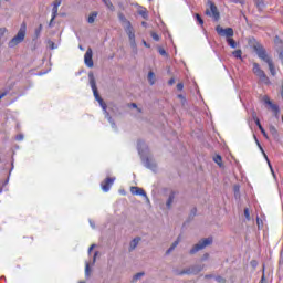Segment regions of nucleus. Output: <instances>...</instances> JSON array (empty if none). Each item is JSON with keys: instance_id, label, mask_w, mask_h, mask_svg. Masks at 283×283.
Here are the masks:
<instances>
[{"instance_id": "1", "label": "nucleus", "mask_w": 283, "mask_h": 283, "mask_svg": "<svg viewBox=\"0 0 283 283\" xmlns=\"http://www.w3.org/2000/svg\"><path fill=\"white\" fill-rule=\"evenodd\" d=\"M25 30H27V25H25V22H23L17 35L9 41V44H8L9 48H17L19 43H23V41H25Z\"/></svg>"}, {"instance_id": "2", "label": "nucleus", "mask_w": 283, "mask_h": 283, "mask_svg": "<svg viewBox=\"0 0 283 283\" xmlns=\"http://www.w3.org/2000/svg\"><path fill=\"white\" fill-rule=\"evenodd\" d=\"M211 244H213V238H203L192 247V249L189 251V254L196 255L198 251H202V249H207V247H211Z\"/></svg>"}, {"instance_id": "3", "label": "nucleus", "mask_w": 283, "mask_h": 283, "mask_svg": "<svg viewBox=\"0 0 283 283\" xmlns=\"http://www.w3.org/2000/svg\"><path fill=\"white\" fill-rule=\"evenodd\" d=\"M252 72L253 74H255V76L260 78L261 83H265V85H269V76H266V73H264V71L260 69V64L254 62Z\"/></svg>"}, {"instance_id": "4", "label": "nucleus", "mask_w": 283, "mask_h": 283, "mask_svg": "<svg viewBox=\"0 0 283 283\" xmlns=\"http://www.w3.org/2000/svg\"><path fill=\"white\" fill-rule=\"evenodd\" d=\"M253 50L254 52H256V55L259 56V59H261V61H264V63H266V61H270L271 57L269 56V54H266V50L260 43H255L253 45Z\"/></svg>"}, {"instance_id": "5", "label": "nucleus", "mask_w": 283, "mask_h": 283, "mask_svg": "<svg viewBox=\"0 0 283 283\" xmlns=\"http://www.w3.org/2000/svg\"><path fill=\"white\" fill-rule=\"evenodd\" d=\"M88 81L90 85L92 87L93 94L95 96V99L98 102V99H103L101 95L98 94V87H96V78L94 77V72L88 73Z\"/></svg>"}, {"instance_id": "6", "label": "nucleus", "mask_w": 283, "mask_h": 283, "mask_svg": "<svg viewBox=\"0 0 283 283\" xmlns=\"http://www.w3.org/2000/svg\"><path fill=\"white\" fill-rule=\"evenodd\" d=\"M206 14L208 17H213L214 21L220 20V11H218V7H216V4L213 2H210V9L206 10Z\"/></svg>"}, {"instance_id": "7", "label": "nucleus", "mask_w": 283, "mask_h": 283, "mask_svg": "<svg viewBox=\"0 0 283 283\" xmlns=\"http://www.w3.org/2000/svg\"><path fill=\"white\" fill-rule=\"evenodd\" d=\"M216 32L219 34V36H227V39L233 36V29L232 28H227L223 29L221 25L216 27Z\"/></svg>"}, {"instance_id": "8", "label": "nucleus", "mask_w": 283, "mask_h": 283, "mask_svg": "<svg viewBox=\"0 0 283 283\" xmlns=\"http://www.w3.org/2000/svg\"><path fill=\"white\" fill-rule=\"evenodd\" d=\"M93 56V51L92 48H88L86 50V53L84 55V63L85 65H87L88 67H94V60L92 59Z\"/></svg>"}, {"instance_id": "9", "label": "nucleus", "mask_w": 283, "mask_h": 283, "mask_svg": "<svg viewBox=\"0 0 283 283\" xmlns=\"http://www.w3.org/2000/svg\"><path fill=\"white\" fill-rule=\"evenodd\" d=\"M114 180H116V178L107 177L104 181H102L101 187L103 191L105 192L109 191L112 185H114Z\"/></svg>"}, {"instance_id": "10", "label": "nucleus", "mask_w": 283, "mask_h": 283, "mask_svg": "<svg viewBox=\"0 0 283 283\" xmlns=\"http://www.w3.org/2000/svg\"><path fill=\"white\" fill-rule=\"evenodd\" d=\"M263 101H264L265 105H269L270 109H272V112H274L275 116H277V114H280V107L276 104H273V102H271V99L268 96L263 97Z\"/></svg>"}, {"instance_id": "11", "label": "nucleus", "mask_w": 283, "mask_h": 283, "mask_svg": "<svg viewBox=\"0 0 283 283\" xmlns=\"http://www.w3.org/2000/svg\"><path fill=\"white\" fill-rule=\"evenodd\" d=\"M177 192L174 190H170L168 193V199L166 201V208L171 209L174 207V200H176Z\"/></svg>"}, {"instance_id": "12", "label": "nucleus", "mask_w": 283, "mask_h": 283, "mask_svg": "<svg viewBox=\"0 0 283 283\" xmlns=\"http://www.w3.org/2000/svg\"><path fill=\"white\" fill-rule=\"evenodd\" d=\"M130 193L133 196H143L144 198H147V192L143 188H138L136 186L130 187Z\"/></svg>"}, {"instance_id": "13", "label": "nucleus", "mask_w": 283, "mask_h": 283, "mask_svg": "<svg viewBox=\"0 0 283 283\" xmlns=\"http://www.w3.org/2000/svg\"><path fill=\"white\" fill-rule=\"evenodd\" d=\"M192 275H198L205 270V264H195L190 266Z\"/></svg>"}, {"instance_id": "14", "label": "nucleus", "mask_w": 283, "mask_h": 283, "mask_svg": "<svg viewBox=\"0 0 283 283\" xmlns=\"http://www.w3.org/2000/svg\"><path fill=\"white\" fill-rule=\"evenodd\" d=\"M145 167H147V169H156V161H154V159L147 157L146 159H143Z\"/></svg>"}, {"instance_id": "15", "label": "nucleus", "mask_w": 283, "mask_h": 283, "mask_svg": "<svg viewBox=\"0 0 283 283\" xmlns=\"http://www.w3.org/2000/svg\"><path fill=\"white\" fill-rule=\"evenodd\" d=\"M255 140H256V144H258V147L260 148V150L262 151L272 174H273V167L271 166V161L269 160V156H266V153H264V148H262V146L260 145V142H258V138L254 136Z\"/></svg>"}, {"instance_id": "16", "label": "nucleus", "mask_w": 283, "mask_h": 283, "mask_svg": "<svg viewBox=\"0 0 283 283\" xmlns=\"http://www.w3.org/2000/svg\"><path fill=\"white\" fill-rule=\"evenodd\" d=\"M140 243V238H135L130 241L129 243V248L128 251L132 253V251H134L136 249V247H138V244Z\"/></svg>"}, {"instance_id": "17", "label": "nucleus", "mask_w": 283, "mask_h": 283, "mask_svg": "<svg viewBox=\"0 0 283 283\" xmlns=\"http://www.w3.org/2000/svg\"><path fill=\"white\" fill-rule=\"evenodd\" d=\"M175 275H192L191 266L186 268L181 271L175 270Z\"/></svg>"}, {"instance_id": "18", "label": "nucleus", "mask_w": 283, "mask_h": 283, "mask_svg": "<svg viewBox=\"0 0 283 283\" xmlns=\"http://www.w3.org/2000/svg\"><path fill=\"white\" fill-rule=\"evenodd\" d=\"M118 19H119V21L123 23L124 28H128L129 25H132V22H129V20H127V18L125 17V14L119 13V14H118Z\"/></svg>"}, {"instance_id": "19", "label": "nucleus", "mask_w": 283, "mask_h": 283, "mask_svg": "<svg viewBox=\"0 0 283 283\" xmlns=\"http://www.w3.org/2000/svg\"><path fill=\"white\" fill-rule=\"evenodd\" d=\"M268 65H269V70H270V73L275 76V74H277V72L275 71V64L273 63V60L270 59L265 62Z\"/></svg>"}, {"instance_id": "20", "label": "nucleus", "mask_w": 283, "mask_h": 283, "mask_svg": "<svg viewBox=\"0 0 283 283\" xmlns=\"http://www.w3.org/2000/svg\"><path fill=\"white\" fill-rule=\"evenodd\" d=\"M143 277H145V272H138L133 276L130 283H137L138 280H143Z\"/></svg>"}, {"instance_id": "21", "label": "nucleus", "mask_w": 283, "mask_h": 283, "mask_svg": "<svg viewBox=\"0 0 283 283\" xmlns=\"http://www.w3.org/2000/svg\"><path fill=\"white\" fill-rule=\"evenodd\" d=\"M8 32V29L0 28V48L3 45V41H6V33Z\"/></svg>"}, {"instance_id": "22", "label": "nucleus", "mask_w": 283, "mask_h": 283, "mask_svg": "<svg viewBox=\"0 0 283 283\" xmlns=\"http://www.w3.org/2000/svg\"><path fill=\"white\" fill-rule=\"evenodd\" d=\"M102 1L106 6V8L111 10V12H114L116 10V8L114 7V3H112V0H102Z\"/></svg>"}, {"instance_id": "23", "label": "nucleus", "mask_w": 283, "mask_h": 283, "mask_svg": "<svg viewBox=\"0 0 283 283\" xmlns=\"http://www.w3.org/2000/svg\"><path fill=\"white\" fill-rule=\"evenodd\" d=\"M96 17H98V12L93 11L92 13H90L87 23H94V21H96Z\"/></svg>"}, {"instance_id": "24", "label": "nucleus", "mask_w": 283, "mask_h": 283, "mask_svg": "<svg viewBox=\"0 0 283 283\" xmlns=\"http://www.w3.org/2000/svg\"><path fill=\"white\" fill-rule=\"evenodd\" d=\"M124 30L128 38L132 36L133 34H135L134 27H132V24H128V27H125Z\"/></svg>"}, {"instance_id": "25", "label": "nucleus", "mask_w": 283, "mask_h": 283, "mask_svg": "<svg viewBox=\"0 0 283 283\" xmlns=\"http://www.w3.org/2000/svg\"><path fill=\"white\" fill-rule=\"evenodd\" d=\"M148 82L150 83V85H154L156 83V74H154L153 71L148 73Z\"/></svg>"}, {"instance_id": "26", "label": "nucleus", "mask_w": 283, "mask_h": 283, "mask_svg": "<svg viewBox=\"0 0 283 283\" xmlns=\"http://www.w3.org/2000/svg\"><path fill=\"white\" fill-rule=\"evenodd\" d=\"M227 42L230 45V48H232L233 50H235V48H238V43L232 38H227Z\"/></svg>"}, {"instance_id": "27", "label": "nucleus", "mask_w": 283, "mask_h": 283, "mask_svg": "<svg viewBox=\"0 0 283 283\" xmlns=\"http://www.w3.org/2000/svg\"><path fill=\"white\" fill-rule=\"evenodd\" d=\"M41 32H43V24H40L39 28L34 31V39H39L41 36Z\"/></svg>"}, {"instance_id": "28", "label": "nucleus", "mask_w": 283, "mask_h": 283, "mask_svg": "<svg viewBox=\"0 0 283 283\" xmlns=\"http://www.w3.org/2000/svg\"><path fill=\"white\" fill-rule=\"evenodd\" d=\"M105 114V118H107V120L111 123L112 127H116V123H114V119H112V116H109V112L104 111Z\"/></svg>"}, {"instance_id": "29", "label": "nucleus", "mask_w": 283, "mask_h": 283, "mask_svg": "<svg viewBox=\"0 0 283 283\" xmlns=\"http://www.w3.org/2000/svg\"><path fill=\"white\" fill-rule=\"evenodd\" d=\"M132 48H136V33L128 36Z\"/></svg>"}, {"instance_id": "30", "label": "nucleus", "mask_w": 283, "mask_h": 283, "mask_svg": "<svg viewBox=\"0 0 283 283\" xmlns=\"http://www.w3.org/2000/svg\"><path fill=\"white\" fill-rule=\"evenodd\" d=\"M92 275V269L90 268V263L85 265V277H90Z\"/></svg>"}, {"instance_id": "31", "label": "nucleus", "mask_w": 283, "mask_h": 283, "mask_svg": "<svg viewBox=\"0 0 283 283\" xmlns=\"http://www.w3.org/2000/svg\"><path fill=\"white\" fill-rule=\"evenodd\" d=\"M59 14V7H54L53 6V9H52V21H54V19H56Z\"/></svg>"}, {"instance_id": "32", "label": "nucleus", "mask_w": 283, "mask_h": 283, "mask_svg": "<svg viewBox=\"0 0 283 283\" xmlns=\"http://www.w3.org/2000/svg\"><path fill=\"white\" fill-rule=\"evenodd\" d=\"M214 163H217L220 167H223L222 166V156L220 155H217L214 158H213Z\"/></svg>"}, {"instance_id": "33", "label": "nucleus", "mask_w": 283, "mask_h": 283, "mask_svg": "<svg viewBox=\"0 0 283 283\" xmlns=\"http://www.w3.org/2000/svg\"><path fill=\"white\" fill-rule=\"evenodd\" d=\"M269 129H270V133L272 134V136H277V128H275V126H273V125H271L270 127H269Z\"/></svg>"}, {"instance_id": "34", "label": "nucleus", "mask_w": 283, "mask_h": 283, "mask_svg": "<svg viewBox=\"0 0 283 283\" xmlns=\"http://www.w3.org/2000/svg\"><path fill=\"white\" fill-rule=\"evenodd\" d=\"M178 244H180V237L175 242H172L170 245V251H174Z\"/></svg>"}, {"instance_id": "35", "label": "nucleus", "mask_w": 283, "mask_h": 283, "mask_svg": "<svg viewBox=\"0 0 283 283\" xmlns=\"http://www.w3.org/2000/svg\"><path fill=\"white\" fill-rule=\"evenodd\" d=\"M232 54L235 59H242V50L233 51Z\"/></svg>"}, {"instance_id": "36", "label": "nucleus", "mask_w": 283, "mask_h": 283, "mask_svg": "<svg viewBox=\"0 0 283 283\" xmlns=\"http://www.w3.org/2000/svg\"><path fill=\"white\" fill-rule=\"evenodd\" d=\"M97 103H99L102 109L105 112L107 109V104L103 99H98Z\"/></svg>"}, {"instance_id": "37", "label": "nucleus", "mask_w": 283, "mask_h": 283, "mask_svg": "<svg viewBox=\"0 0 283 283\" xmlns=\"http://www.w3.org/2000/svg\"><path fill=\"white\" fill-rule=\"evenodd\" d=\"M196 20L198 21L199 25H203L205 24V20H202V17H200V14H196Z\"/></svg>"}, {"instance_id": "38", "label": "nucleus", "mask_w": 283, "mask_h": 283, "mask_svg": "<svg viewBox=\"0 0 283 283\" xmlns=\"http://www.w3.org/2000/svg\"><path fill=\"white\" fill-rule=\"evenodd\" d=\"M48 45H49L50 50H56V44L54 42H52L51 40L48 41Z\"/></svg>"}, {"instance_id": "39", "label": "nucleus", "mask_w": 283, "mask_h": 283, "mask_svg": "<svg viewBox=\"0 0 283 283\" xmlns=\"http://www.w3.org/2000/svg\"><path fill=\"white\" fill-rule=\"evenodd\" d=\"M234 196L237 197V198H240V186H234Z\"/></svg>"}, {"instance_id": "40", "label": "nucleus", "mask_w": 283, "mask_h": 283, "mask_svg": "<svg viewBox=\"0 0 283 283\" xmlns=\"http://www.w3.org/2000/svg\"><path fill=\"white\" fill-rule=\"evenodd\" d=\"M216 282H218V283H227V279H224L222 276H216Z\"/></svg>"}, {"instance_id": "41", "label": "nucleus", "mask_w": 283, "mask_h": 283, "mask_svg": "<svg viewBox=\"0 0 283 283\" xmlns=\"http://www.w3.org/2000/svg\"><path fill=\"white\" fill-rule=\"evenodd\" d=\"M276 52L279 54L280 61H282V63H283V50L282 49H277Z\"/></svg>"}, {"instance_id": "42", "label": "nucleus", "mask_w": 283, "mask_h": 283, "mask_svg": "<svg viewBox=\"0 0 283 283\" xmlns=\"http://www.w3.org/2000/svg\"><path fill=\"white\" fill-rule=\"evenodd\" d=\"M178 98L180 99L181 105L185 106V103H187V99H185V96L182 94H179Z\"/></svg>"}, {"instance_id": "43", "label": "nucleus", "mask_w": 283, "mask_h": 283, "mask_svg": "<svg viewBox=\"0 0 283 283\" xmlns=\"http://www.w3.org/2000/svg\"><path fill=\"white\" fill-rule=\"evenodd\" d=\"M259 129H260L261 134L264 136V138L269 139V135L266 134V130H264V127L260 126Z\"/></svg>"}, {"instance_id": "44", "label": "nucleus", "mask_w": 283, "mask_h": 283, "mask_svg": "<svg viewBox=\"0 0 283 283\" xmlns=\"http://www.w3.org/2000/svg\"><path fill=\"white\" fill-rule=\"evenodd\" d=\"M138 13H139L140 17H143L144 19H147V11H146V10H139Z\"/></svg>"}, {"instance_id": "45", "label": "nucleus", "mask_w": 283, "mask_h": 283, "mask_svg": "<svg viewBox=\"0 0 283 283\" xmlns=\"http://www.w3.org/2000/svg\"><path fill=\"white\" fill-rule=\"evenodd\" d=\"M244 216H245L247 220H251V214L249 213V208L244 209Z\"/></svg>"}, {"instance_id": "46", "label": "nucleus", "mask_w": 283, "mask_h": 283, "mask_svg": "<svg viewBox=\"0 0 283 283\" xmlns=\"http://www.w3.org/2000/svg\"><path fill=\"white\" fill-rule=\"evenodd\" d=\"M275 43H276V45H279V49H281L282 50V41L280 40V38H275Z\"/></svg>"}, {"instance_id": "47", "label": "nucleus", "mask_w": 283, "mask_h": 283, "mask_svg": "<svg viewBox=\"0 0 283 283\" xmlns=\"http://www.w3.org/2000/svg\"><path fill=\"white\" fill-rule=\"evenodd\" d=\"M158 52L161 56H167V51H165V49L160 48Z\"/></svg>"}, {"instance_id": "48", "label": "nucleus", "mask_w": 283, "mask_h": 283, "mask_svg": "<svg viewBox=\"0 0 283 283\" xmlns=\"http://www.w3.org/2000/svg\"><path fill=\"white\" fill-rule=\"evenodd\" d=\"M151 36H153V39H154V41H160V36H158V34L157 33H151Z\"/></svg>"}, {"instance_id": "49", "label": "nucleus", "mask_w": 283, "mask_h": 283, "mask_svg": "<svg viewBox=\"0 0 283 283\" xmlns=\"http://www.w3.org/2000/svg\"><path fill=\"white\" fill-rule=\"evenodd\" d=\"M59 6H61V0H55L53 7L59 8Z\"/></svg>"}, {"instance_id": "50", "label": "nucleus", "mask_w": 283, "mask_h": 283, "mask_svg": "<svg viewBox=\"0 0 283 283\" xmlns=\"http://www.w3.org/2000/svg\"><path fill=\"white\" fill-rule=\"evenodd\" d=\"M185 87V85L182 84V83H178L177 84V90L179 91V92H181V90Z\"/></svg>"}, {"instance_id": "51", "label": "nucleus", "mask_w": 283, "mask_h": 283, "mask_svg": "<svg viewBox=\"0 0 283 283\" xmlns=\"http://www.w3.org/2000/svg\"><path fill=\"white\" fill-rule=\"evenodd\" d=\"M256 3H258V8L264 7V2H262V0H256Z\"/></svg>"}, {"instance_id": "52", "label": "nucleus", "mask_w": 283, "mask_h": 283, "mask_svg": "<svg viewBox=\"0 0 283 283\" xmlns=\"http://www.w3.org/2000/svg\"><path fill=\"white\" fill-rule=\"evenodd\" d=\"M211 279H213V274H206L205 275V280H211Z\"/></svg>"}, {"instance_id": "53", "label": "nucleus", "mask_w": 283, "mask_h": 283, "mask_svg": "<svg viewBox=\"0 0 283 283\" xmlns=\"http://www.w3.org/2000/svg\"><path fill=\"white\" fill-rule=\"evenodd\" d=\"M6 96H8V92L1 93V94H0V101H1V98H6Z\"/></svg>"}, {"instance_id": "54", "label": "nucleus", "mask_w": 283, "mask_h": 283, "mask_svg": "<svg viewBox=\"0 0 283 283\" xmlns=\"http://www.w3.org/2000/svg\"><path fill=\"white\" fill-rule=\"evenodd\" d=\"M174 83H176V80L174 77L168 81V85H174Z\"/></svg>"}, {"instance_id": "55", "label": "nucleus", "mask_w": 283, "mask_h": 283, "mask_svg": "<svg viewBox=\"0 0 283 283\" xmlns=\"http://www.w3.org/2000/svg\"><path fill=\"white\" fill-rule=\"evenodd\" d=\"M252 118H253L254 123H255L256 120H260V118H258V115H256L255 113H253Z\"/></svg>"}, {"instance_id": "56", "label": "nucleus", "mask_w": 283, "mask_h": 283, "mask_svg": "<svg viewBox=\"0 0 283 283\" xmlns=\"http://www.w3.org/2000/svg\"><path fill=\"white\" fill-rule=\"evenodd\" d=\"M132 107H134L135 109H137L138 112H142L140 108H138V105H136V103L132 104Z\"/></svg>"}, {"instance_id": "57", "label": "nucleus", "mask_w": 283, "mask_h": 283, "mask_svg": "<svg viewBox=\"0 0 283 283\" xmlns=\"http://www.w3.org/2000/svg\"><path fill=\"white\" fill-rule=\"evenodd\" d=\"M254 123L259 127V129H260V127H262V124L260 123V119H256V122H254Z\"/></svg>"}, {"instance_id": "58", "label": "nucleus", "mask_w": 283, "mask_h": 283, "mask_svg": "<svg viewBox=\"0 0 283 283\" xmlns=\"http://www.w3.org/2000/svg\"><path fill=\"white\" fill-rule=\"evenodd\" d=\"M96 247V244H92L88 249V253H92V250Z\"/></svg>"}, {"instance_id": "59", "label": "nucleus", "mask_w": 283, "mask_h": 283, "mask_svg": "<svg viewBox=\"0 0 283 283\" xmlns=\"http://www.w3.org/2000/svg\"><path fill=\"white\" fill-rule=\"evenodd\" d=\"M208 259H209V253H205L202 260H208Z\"/></svg>"}, {"instance_id": "60", "label": "nucleus", "mask_w": 283, "mask_h": 283, "mask_svg": "<svg viewBox=\"0 0 283 283\" xmlns=\"http://www.w3.org/2000/svg\"><path fill=\"white\" fill-rule=\"evenodd\" d=\"M174 250H171V248H169L167 251H166V255H169V253H171Z\"/></svg>"}, {"instance_id": "61", "label": "nucleus", "mask_w": 283, "mask_h": 283, "mask_svg": "<svg viewBox=\"0 0 283 283\" xmlns=\"http://www.w3.org/2000/svg\"><path fill=\"white\" fill-rule=\"evenodd\" d=\"M251 264L252 266H258V261H252Z\"/></svg>"}, {"instance_id": "62", "label": "nucleus", "mask_w": 283, "mask_h": 283, "mask_svg": "<svg viewBox=\"0 0 283 283\" xmlns=\"http://www.w3.org/2000/svg\"><path fill=\"white\" fill-rule=\"evenodd\" d=\"M96 255H98V252H95L94 258H93V262H96Z\"/></svg>"}, {"instance_id": "63", "label": "nucleus", "mask_w": 283, "mask_h": 283, "mask_svg": "<svg viewBox=\"0 0 283 283\" xmlns=\"http://www.w3.org/2000/svg\"><path fill=\"white\" fill-rule=\"evenodd\" d=\"M237 3H241V6L244 3V0H237Z\"/></svg>"}, {"instance_id": "64", "label": "nucleus", "mask_w": 283, "mask_h": 283, "mask_svg": "<svg viewBox=\"0 0 283 283\" xmlns=\"http://www.w3.org/2000/svg\"><path fill=\"white\" fill-rule=\"evenodd\" d=\"M53 22H54V20H52V18H51V21H50L49 25L52 27Z\"/></svg>"}]
</instances>
